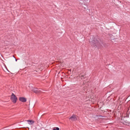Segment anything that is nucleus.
Listing matches in <instances>:
<instances>
[{
    "label": "nucleus",
    "mask_w": 130,
    "mask_h": 130,
    "mask_svg": "<svg viewBox=\"0 0 130 130\" xmlns=\"http://www.w3.org/2000/svg\"><path fill=\"white\" fill-rule=\"evenodd\" d=\"M11 99L13 103H15L17 102V98L13 93H12L11 96Z\"/></svg>",
    "instance_id": "nucleus-1"
},
{
    "label": "nucleus",
    "mask_w": 130,
    "mask_h": 130,
    "mask_svg": "<svg viewBox=\"0 0 130 130\" xmlns=\"http://www.w3.org/2000/svg\"><path fill=\"white\" fill-rule=\"evenodd\" d=\"M31 90L36 93H39L41 91V90H38L37 88H32Z\"/></svg>",
    "instance_id": "nucleus-2"
},
{
    "label": "nucleus",
    "mask_w": 130,
    "mask_h": 130,
    "mask_svg": "<svg viewBox=\"0 0 130 130\" xmlns=\"http://www.w3.org/2000/svg\"><path fill=\"white\" fill-rule=\"evenodd\" d=\"M69 119H70L72 121H74L76 120L77 118L76 117L75 115H73L69 118Z\"/></svg>",
    "instance_id": "nucleus-3"
},
{
    "label": "nucleus",
    "mask_w": 130,
    "mask_h": 130,
    "mask_svg": "<svg viewBox=\"0 0 130 130\" xmlns=\"http://www.w3.org/2000/svg\"><path fill=\"white\" fill-rule=\"evenodd\" d=\"M19 100L20 101L23 102H25L26 101V99L23 97H20L19 98Z\"/></svg>",
    "instance_id": "nucleus-4"
},
{
    "label": "nucleus",
    "mask_w": 130,
    "mask_h": 130,
    "mask_svg": "<svg viewBox=\"0 0 130 130\" xmlns=\"http://www.w3.org/2000/svg\"><path fill=\"white\" fill-rule=\"evenodd\" d=\"M27 121L28 122V123L30 125L32 124L34 122V121L32 120H28Z\"/></svg>",
    "instance_id": "nucleus-5"
},
{
    "label": "nucleus",
    "mask_w": 130,
    "mask_h": 130,
    "mask_svg": "<svg viewBox=\"0 0 130 130\" xmlns=\"http://www.w3.org/2000/svg\"><path fill=\"white\" fill-rule=\"evenodd\" d=\"M90 38L91 40L92 41H95L96 40L95 38L93 36H91Z\"/></svg>",
    "instance_id": "nucleus-6"
},
{
    "label": "nucleus",
    "mask_w": 130,
    "mask_h": 130,
    "mask_svg": "<svg viewBox=\"0 0 130 130\" xmlns=\"http://www.w3.org/2000/svg\"><path fill=\"white\" fill-rule=\"evenodd\" d=\"M53 130H59V128L58 127H56V128H54Z\"/></svg>",
    "instance_id": "nucleus-7"
},
{
    "label": "nucleus",
    "mask_w": 130,
    "mask_h": 130,
    "mask_svg": "<svg viewBox=\"0 0 130 130\" xmlns=\"http://www.w3.org/2000/svg\"><path fill=\"white\" fill-rule=\"evenodd\" d=\"M84 76H85L84 75H79V77H80L81 78V79H82L83 78H84V77H85Z\"/></svg>",
    "instance_id": "nucleus-8"
},
{
    "label": "nucleus",
    "mask_w": 130,
    "mask_h": 130,
    "mask_svg": "<svg viewBox=\"0 0 130 130\" xmlns=\"http://www.w3.org/2000/svg\"><path fill=\"white\" fill-rule=\"evenodd\" d=\"M15 60L16 61H17V59H16L15 58Z\"/></svg>",
    "instance_id": "nucleus-9"
},
{
    "label": "nucleus",
    "mask_w": 130,
    "mask_h": 130,
    "mask_svg": "<svg viewBox=\"0 0 130 130\" xmlns=\"http://www.w3.org/2000/svg\"><path fill=\"white\" fill-rule=\"evenodd\" d=\"M13 56L14 57V58H15V57L14 56Z\"/></svg>",
    "instance_id": "nucleus-10"
}]
</instances>
